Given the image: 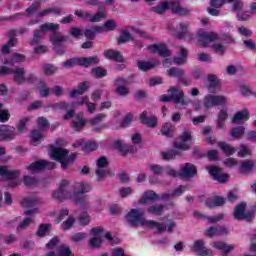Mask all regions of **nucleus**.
<instances>
[{"label": "nucleus", "instance_id": "obj_1", "mask_svg": "<svg viewBox=\"0 0 256 256\" xmlns=\"http://www.w3.org/2000/svg\"><path fill=\"white\" fill-rule=\"evenodd\" d=\"M67 185H69V181L63 180L60 183L59 189L53 192V199H56V201H59L60 203L62 201H65V199H71L75 203H81L83 201L81 195H84V193H89V191H91V186L83 182L74 183L73 192L69 191Z\"/></svg>", "mask_w": 256, "mask_h": 256}, {"label": "nucleus", "instance_id": "obj_2", "mask_svg": "<svg viewBox=\"0 0 256 256\" xmlns=\"http://www.w3.org/2000/svg\"><path fill=\"white\" fill-rule=\"evenodd\" d=\"M145 211L142 209H131L126 215V221L130 227H148L149 229H157L161 235L165 231V226L161 222L155 220H147L143 217Z\"/></svg>", "mask_w": 256, "mask_h": 256}, {"label": "nucleus", "instance_id": "obj_3", "mask_svg": "<svg viewBox=\"0 0 256 256\" xmlns=\"http://www.w3.org/2000/svg\"><path fill=\"white\" fill-rule=\"evenodd\" d=\"M50 157L51 159H54V161H58V163H61L62 169L64 171H67L70 165H73V163H75V159H77V153L69 154V150L67 149L51 146Z\"/></svg>", "mask_w": 256, "mask_h": 256}, {"label": "nucleus", "instance_id": "obj_4", "mask_svg": "<svg viewBox=\"0 0 256 256\" xmlns=\"http://www.w3.org/2000/svg\"><path fill=\"white\" fill-rule=\"evenodd\" d=\"M171 9L173 15H180L181 17H186V15H189L191 11L187 8L182 7L179 2H160L157 6L152 7L153 13H157L158 15H163L167 9Z\"/></svg>", "mask_w": 256, "mask_h": 256}, {"label": "nucleus", "instance_id": "obj_5", "mask_svg": "<svg viewBox=\"0 0 256 256\" xmlns=\"http://www.w3.org/2000/svg\"><path fill=\"white\" fill-rule=\"evenodd\" d=\"M76 105H89V97H82L77 100V102L67 103L60 102L52 105L55 111H67V113L63 116L64 121H69V119H73L75 117V107Z\"/></svg>", "mask_w": 256, "mask_h": 256}, {"label": "nucleus", "instance_id": "obj_6", "mask_svg": "<svg viewBox=\"0 0 256 256\" xmlns=\"http://www.w3.org/2000/svg\"><path fill=\"white\" fill-rule=\"evenodd\" d=\"M41 31H50V41L52 45L59 46L61 43H65L67 41V36H63L61 32H59V24L55 23H45L41 25Z\"/></svg>", "mask_w": 256, "mask_h": 256}, {"label": "nucleus", "instance_id": "obj_7", "mask_svg": "<svg viewBox=\"0 0 256 256\" xmlns=\"http://www.w3.org/2000/svg\"><path fill=\"white\" fill-rule=\"evenodd\" d=\"M0 177H3L6 181H11L9 187L21 185V181L17 180L21 177V171L19 170H11L7 166H0Z\"/></svg>", "mask_w": 256, "mask_h": 256}, {"label": "nucleus", "instance_id": "obj_8", "mask_svg": "<svg viewBox=\"0 0 256 256\" xmlns=\"http://www.w3.org/2000/svg\"><path fill=\"white\" fill-rule=\"evenodd\" d=\"M203 105L206 109L219 106L225 107V105H227V97L223 95L208 94L204 97Z\"/></svg>", "mask_w": 256, "mask_h": 256}, {"label": "nucleus", "instance_id": "obj_9", "mask_svg": "<svg viewBox=\"0 0 256 256\" xmlns=\"http://www.w3.org/2000/svg\"><path fill=\"white\" fill-rule=\"evenodd\" d=\"M133 79H135V75H130L128 79H125L123 77H118L114 81V85L116 87L115 91L117 95H120V97H127L129 95V88L125 85L129 83H133Z\"/></svg>", "mask_w": 256, "mask_h": 256}, {"label": "nucleus", "instance_id": "obj_10", "mask_svg": "<svg viewBox=\"0 0 256 256\" xmlns=\"http://www.w3.org/2000/svg\"><path fill=\"white\" fill-rule=\"evenodd\" d=\"M26 169L29 173L35 175V173H39V171H43V169H55V164L53 162H48L47 160H39L26 166Z\"/></svg>", "mask_w": 256, "mask_h": 256}, {"label": "nucleus", "instance_id": "obj_11", "mask_svg": "<svg viewBox=\"0 0 256 256\" xmlns=\"http://www.w3.org/2000/svg\"><path fill=\"white\" fill-rule=\"evenodd\" d=\"M206 170L209 175H211L214 181H218V183H227L229 181V175L223 172V169L217 166H206Z\"/></svg>", "mask_w": 256, "mask_h": 256}, {"label": "nucleus", "instance_id": "obj_12", "mask_svg": "<svg viewBox=\"0 0 256 256\" xmlns=\"http://www.w3.org/2000/svg\"><path fill=\"white\" fill-rule=\"evenodd\" d=\"M217 39H219V36L214 32L207 33L204 30L198 31V45H200V47H207L209 43H213V41H217Z\"/></svg>", "mask_w": 256, "mask_h": 256}, {"label": "nucleus", "instance_id": "obj_13", "mask_svg": "<svg viewBox=\"0 0 256 256\" xmlns=\"http://www.w3.org/2000/svg\"><path fill=\"white\" fill-rule=\"evenodd\" d=\"M193 136H191V131L185 130L181 135H180V142H175L174 147L176 149H183V151H187L189 147H191L190 142L192 141Z\"/></svg>", "mask_w": 256, "mask_h": 256}, {"label": "nucleus", "instance_id": "obj_14", "mask_svg": "<svg viewBox=\"0 0 256 256\" xmlns=\"http://www.w3.org/2000/svg\"><path fill=\"white\" fill-rule=\"evenodd\" d=\"M246 207L247 204L245 203H240L238 206H236L234 210V219H236L237 221H243V219H245L246 221H251V219H253V213H245Z\"/></svg>", "mask_w": 256, "mask_h": 256}, {"label": "nucleus", "instance_id": "obj_15", "mask_svg": "<svg viewBox=\"0 0 256 256\" xmlns=\"http://www.w3.org/2000/svg\"><path fill=\"white\" fill-rule=\"evenodd\" d=\"M167 73L170 77H176L185 87H189V85H191V81L187 79L183 69L173 67L167 70Z\"/></svg>", "mask_w": 256, "mask_h": 256}, {"label": "nucleus", "instance_id": "obj_16", "mask_svg": "<svg viewBox=\"0 0 256 256\" xmlns=\"http://www.w3.org/2000/svg\"><path fill=\"white\" fill-rule=\"evenodd\" d=\"M107 165H109V162H107V158L105 156L100 157L97 160L96 175L99 179H103V177H107V175L111 174Z\"/></svg>", "mask_w": 256, "mask_h": 256}, {"label": "nucleus", "instance_id": "obj_17", "mask_svg": "<svg viewBox=\"0 0 256 256\" xmlns=\"http://www.w3.org/2000/svg\"><path fill=\"white\" fill-rule=\"evenodd\" d=\"M179 29L181 32L176 34L177 39H184V41H193L195 39V34L189 32V22H181L179 24Z\"/></svg>", "mask_w": 256, "mask_h": 256}, {"label": "nucleus", "instance_id": "obj_18", "mask_svg": "<svg viewBox=\"0 0 256 256\" xmlns=\"http://www.w3.org/2000/svg\"><path fill=\"white\" fill-rule=\"evenodd\" d=\"M17 137L14 127L2 125L0 126V141H11Z\"/></svg>", "mask_w": 256, "mask_h": 256}, {"label": "nucleus", "instance_id": "obj_19", "mask_svg": "<svg viewBox=\"0 0 256 256\" xmlns=\"http://www.w3.org/2000/svg\"><path fill=\"white\" fill-rule=\"evenodd\" d=\"M179 175L181 179H192L197 175V167L192 163H185L179 171Z\"/></svg>", "mask_w": 256, "mask_h": 256}, {"label": "nucleus", "instance_id": "obj_20", "mask_svg": "<svg viewBox=\"0 0 256 256\" xmlns=\"http://www.w3.org/2000/svg\"><path fill=\"white\" fill-rule=\"evenodd\" d=\"M192 251L193 253H197L199 256L213 255V251L211 249H207V247H205V241L201 239L194 242Z\"/></svg>", "mask_w": 256, "mask_h": 256}, {"label": "nucleus", "instance_id": "obj_21", "mask_svg": "<svg viewBox=\"0 0 256 256\" xmlns=\"http://www.w3.org/2000/svg\"><path fill=\"white\" fill-rule=\"evenodd\" d=\"M149 51L151 53H158L160 57H170L171 51L167 49V46L165 44H151L148 46Z\"/></svg>", "mask_w": 256, "mask_h": 256}, {"label": "nucleus", "instance_id": "obj_22", "mask_svg": "<svg viewBox=\"0 0 256 256\" xmlns=\"http://www.w3.org/2000/svg\"><path fill=\"white\" fill-rule=\"evenodd\" d=\"M155 201H159V194L155 193L153 190H147L143 193L139 203L140 205H149V202L155 203Z\"/></svg>", "mask_w": 256, "mask_h": 256}, {"label": "nucleus", "instance_id": "obj_23", "mask_svg": "<svg viewBox=\"0 0 256 256\" xmlns=\"http://www.w3.org/2000/svg\"><path fill=\"white\" fill-rule=\"evenodd\" d=\"M26 73L27 72L23 67L14 68V70L12 71L14 83H16L17 85H23V83L27 81V77H25Z\"/></svg>", "mask_w": 256, "mask_h": 256}, {"label": "nucleus", "instance_id": "obj_24", "mask_svg": "<svg viewBox=\"0 0 256 256\" xmlns=\"http://www.w3.org/2000/svg\"><path fill=\"white\" fill-rule=\"evenodd\" d=\"M168 93L172 100H174V103H176V105H179V103L185 105V100L183 99V97H185V94L183 93V91L177 90V88L175 87H170Z\"/></svg>", "mask_w": 256, "mask_h": 256}, {"label": "nucleus", "instance_id": "obj_25", "mask_svg": "<svg viewBox=\"0 0 256 256\" xmlns=\"http://www.w3.org/2000/svg\"><path fill=\"white\" fill-rule=\"evenodd\" d=\"M140 121L143 125H146V127H151L152 129L157 127V117L153 115L148 116L147 111L140 114Z\"/></svg>", "mask_w": 256, "mask_h": 256}, {"label": "nucleus", "instance_id": "obj_26", "mask_svg": "<svg viewBox=\"0 0 256 256\" xmlns=\"http://www.w3.org/2000/svg\"><path fill=\"white\" fill-rule=\"evenodd\" d=\"M256 166V162L253 160H245L240 164V173H242V175H249V173H251V171H253L255 169Z\"/></svg>", "mask_w": 256, "mask_h": 256}, {"label": "nucleus", "instance_id": "obj_27", "mask_svg": "<svg viewBox=\"0 0 256 256\" xmlns=\"http://www.w3.org/2000/svg\"><path fill=\"white\" fill-rule=\"evenodd\" d=\"M214 249H218V251H221L227 255L228 253H231L235 249V245L233 244H227L225 242L217 241L213 243Z\"/></svg>", "mask_w": 256, "mask_h": 256}, {"label": "nucleus", "instance_id": "obj_28", "mask_svg": "<svg viewBox=\"0 0 256 256\" xmlns=\"http://www.w3.org/2000/svg\"><path fill=\"white\" fill-rule=\"evenodd\" d=\"M104 57L106 59H110L111 61H117L118 63H123V55H121V52L115 51V50H105L104 51Z\"/></svg>", "mask_w": 256, "mask_h": 256}, {"label": "nucleus", "instance_id": "obj_29", "mask_svg": "<svg viewBox=\"0 0 256 256\" xmlns=\"http://www.w3.org/2000/svg\"><path fill=\"white\" fill-rule=\"evenodd\" d=\"M147 213L149 215H155L156 217H161L165 212V205L158 204V205H151L147 208Z\"/></svg>", "mask_w": 256, "mask_h": 256}, {"label": "nucleus", "instance_id": "obj_30", "mask_svg": "<svg viewBox=\"0 0 256 256\" xmlns=\"http://www.w3.org/2000/svg\"><path fill=\"white\" fill-rule=\"evenodd\" d=\"M76 120L72 121L73 131H81L83 127L87 124V121L83 119V113L76 115Z\"/></svg>", "mask_w": 256, "mask_h": 256}, {"label": "nucleus", "instance_id": "obj_31", "mask_svg": "<svg viewBox=\"0 0 256 256\" xmlns=\"http://www.w3.org/2000/svg\"><path fill=\"white\" fill-rule=\"evenodd\" d=\"M115 149H118L122 155H127V153H135V148L131 147L130 145L127 144H122L120 140H117L114 143Z\"/></svg>", "mask_w": 256, "mask_h": 256}, {"label": "nucleus", "instance_id": "obj_32", "mask_svg": "<svg viewBox=\"0 0 256 256\" xmlns=\"http://www.w3.org/2000/svg\"><path fill=\"white\" fill-rule=\"evenodd\" d=\"M227 228L223 227V226H218V227H210L207 232L206 235H208V237H215L217 235H227Z\"/></svg>", "mask_w": 256, "mask_h": 256}, {"label": "nucleus", "instance_id": "obj_33", "mask_svg": "<svg viewBox=\"0 0 256 256\" xmlns=\"http://www.w3.org/2000/svg\"><path fill=\"white\" fill-rule=\"evenodd\" d=\"M249 120V111L243 110L237 112L234 117L232 118V123H238L241 124L243 121H248Z\"/></svg>", "mask_w": 256, "mask_h": 256}, {"label": "nucleus", "instance_id": "obj_34", "mask_svg": "<svg viewBox=\"0 0 256 256\" xmlns=\"http://www.w3.org/2000/svg\"><path fill=\"white\" fill-rule=\"evenodd\" d=\"M97 33H103V27L94 26V27L88 28L85 30L84 36L86 37V39L93 40L95 39V35H97Z\"/></svg>", "mask_w": 256, "mask_h": 256}, {"label": "nucleus", "instance_id": "obj_35", "mask_svg": "<svg viewBox=\"0 0 256 256\" xmlns=\"http://www.w3.org/2000/svg\"><path fill=\"white\" fill-rule=\"evenodd\" d=\"M207 207H221L225 205V198L221 196H215L214 198H210L206 200Z\"/></svg>", "mask_w": 256, "mask_h": 256}, {"label": "nucleus", "instance_id": "obj_36", "mask_svg": "<svg viewBox=\"0 0 256 256\" xmlns=\"http://www.w3.org/2000/svg\"><path fill=\"white\" fill-rule=\"evenodd\" d=\"M89 89V85L87 82H82L78 85V89L72 90L70 92L71 99H75V97H79V95H83Z\"/></svg>", "mask_w": 256, "mask_h": 256}, {"label": "nucleus", "instance_id": "obj_37", "mask_svg": "<svg viewBox=\"0 0 256 256\" xmlns=\"http://www.w3.org/2000/svg\"><path fill=\"white\" fill-rule=\"evenodd\" d=\"M98 63H99V58L97 56L80 58V67H91V65H97Z\"/></svg>", "mask_w": 256, "mask_h": 256}, {"label": "nucleus", "instance_id": "obj_38", "mask_svg": "<svg viewBox=\"0 0 256 256\" xmlns=\"http://www.w3.org/2000/svg\"><path fill=\"white\" fill-rule=\"evenodd\" d=\"M229 118V113L227 110L221 109L218 113V119H217V127L219 129H224L225 128V121Z\"/></svg>", "mask_w": 256, "mask_h": 256}, {"label": "nucleus", "instance_id": "obj_39", "mask_svg": "<svg viewBox=\"0 0 256 256\" xmlns=\"http://www.w3.org/2000/svg\"><path fill=\"white\" fill-rule=\"evenodd\" d=\"M159 65V62H147V61H138L137 67L140 71H149L155 69Z\"/></svg>", "mask_w": 256, "mask_h": 256}, {"label": "nucleus", "instance_id": "obj_40", "mask_svg": "<svg viewBox=\"0 0 256 256\" xmlns=\"http://www.w3.org/2000/svg\"><path fill=\"white\" fill-rule=\"evenodd\" d=\"M218 147L228 157L231 155H234V153L237 152V149H235V147H232L231 145L227 144V142H218Z\"/></svg>", "mask_w": 256, "mask_h": 256}, {"label": "nucleus", "instance_id": "obj_41", "mask_svg": "<svg viewBox=\"0 0 256 256\" xmlns=\"http://www.w3.org/2000/svg\"><path fill=\"white\" fill-rule=\"evenodd\" d=\"M194 217L196 219H207L208 223H217L218 221H221V219H223V214L207 217L199 212H194Z\"/></svg>", "mask_w": 256, "mask_h": 256}, {"label": "nucleus", "instance_id": "obj_42", "mask_svg": "<svg viewBox=\"0 0 256 256\" xmlns=\"http://www.w3.org/2000/svg\"><path fill=\"white\" fill-rule=\"evenodd\" d=\"M179 49L181 57L174 58V63L176 65H184V63H187V55H189V52L183 46H180Z\"/></svg>", "mask_w": 256, "mask_h": 256}, {"label": "nucleus", "instance_id": "obj_43", "mask_svg": "<svg viewBox=\"0 0 256 256\" xmlns=\"http://www.w3.org/2000/svg\"><path fill=\"white\" fill-rule=\"evenodd\" d=\"M49 13H53L54 15H65V9L63 8H50V9H45L42 12L37 14V17H45V15H49Z\"/></svg>", "mask_w": 256, "mask_h": 256}, {"label": "nucleus", "instance_id": "obj_44", "mask_svg": "<svg viewBox=\"0 0 256 256\" xmlns=\"http://www.w3.org/2000/svg\"><path fill=\"white\" fill-rule=\"evenodd\" d=\"M25 61V56L23 54L15 53L12 55L10 60H5L4 65H15V63H23Z\"/></svg>", "mask_w": 256, "mask_h": 256}, {"label": "nucleus", "instance_id": "obj_45", "mask_svg": "<svg viewBox=\"0 0 256 256\" xmlns=\"http://www.w3.org/2000/svg\"><path fill=\"white\" fill-rule=\"evenodd\" d=\"M46 31L41 30V26L39 30H35L34 31V35L32 40L30 41V45L34 46V45H39V43H41L43 36L45 35Z\"/></svg>", "mask_w": 256, "mask_h": 256}, {"label": "nucleus", "instance_id": "obj_46", "mask_svg": "<svg viewBox=\"0 0 256 256\" xmlns=\"http://www.w3.org/2000/svg\"><path fill=\"white\" fill-rule=\"evenodd\" d=\"M78 223L79 225H82V227H87L89 223H91V216L87 212H83L78 216Z\"/></svg>", "mask_w": 256, "mask_h": 256}, {"label": "nucleus", "instance_id": "obj_47", "mask_svg": "<svg viewBox=\"0 0 256 256\" xmlns=\"http://www.w3.org/2000/svg\"><path fill=\"white\" fill-rule=\"evenodd\" d=\"M231 135L234 139H241L243 135H245V127L238 126V127L232 128Z\"/></svg>", "mask_w": 256, "mask_h": 256}, {"label": "nucleus", "instance_id": "obj_48", "mask_svg": "<svg viewBox=\"0 0 256 256\" xmlns=\"http://www.w3.org/2000/svg\"><path fill=\"white\" fill-rule=\"evenodd\" d=\"M15 45H17V40L15 38H10L8 43L3 45L2 53L8 55V53L11 52V47H15Z\"/></svg>", "mask_w": 256, "mask_h": 256}, {"label": "nucleus", "instance_id": "obj_49", "mask_svg": "<svg viewBox=\"0 0 256 256\" xmlns=\"http://www.w3.org/2000/svg\"><path fill=\"white\" fill-rule=\"evenodd\" d=\"M41 139H43V133L39 130H33L31 141L33 145H39L41 143Z\"/></svg>", "mask_w": 256, "mask_h": 256}, {"label": "nucleus", "instance_id": "obj_50", "mask_svg": "<svg viewBox=\"0 0 256 256\" xmlns=\"http://www.w3.org/2000/svg\"><path fill=\"white\" fill-rule=\"evenodd\" d=\"M174 131L175 126H173V124L171 123H166L162 127V135H164L165 137H172L171 133H173Z\"/></svg>", "mask_w": 256, "mask_h": 256}, {"label": "nucleus", "instance_id": "obj_51", "mask_svg": "<svg viewBox=\"0 0 256 256\" xmlns=\"http://www.w3.org/2000/svg\"><path fill=\"white\" fill-rule=\"evenodd\" d=\"M76 65L81 66V58H71L63 62V67L71 69V67H76Z\"/></svg>", "mask_w": 256, "mask_h": 256}, {"label": "nucleus", "instance_id": "obj_52", "mask_svg": "<svg viewBox=\"0 0 256 256\" xmlns=\"http://www.w3.org/2000/svg\"><path fill=\"white\" fill-rule=\"evenodd\" d=\"M208 82H209L208 89H209L210 93H213V89H215V87H217V85H219V80H217L215 75L209 74Z\"/></svg>", "mask_w": 256, "mask_h": 256}, {"label": "nucleus", "instance_id": "obj_53", "mask_svg": "<svg viewBox=\"0 0 256 256\" xmlns=\"http://www.w3.org/2000/svg\"><path fill=\"white\" fill-rule=\"evenodd\" d=\"M73 225H75V218L70 216L61 224V229H63V231H69Z\"/></svg>", "mask_w": 256, "mask_h": 256}, {"label": "nucleus", "instance_id": "obj_54", "mask_svg": "<svg viewBox=\"0 0 256 256\" xmlns=\"http://www.w3.org/2000/svg\"><path fill=\"white\" fill-rule=\"evenodd\" d=\"M71 248H69V246L66 245H60L58 247V252H57V256H71Z\"/></svg>", "mask_w": 256, "mask_h": 256}, {"label": "nucleus", "instance_id": "obj_55", "mask_svg": "<svg viewBox=\"0 0 256 256\" xmlns=\"http://www.w3.org/2000/svg\"><path fill=\"white\" fill-rule=\"evenodd\" d=\"M27 123H29V118H22L19 120L17 125L18 133H25V131H27Z\"/></svg>", "mask_w": 256, "mask_h": 256}, {"label": "nucleus", "instance_id": "obj_56", "mask_svg": "<svg viewBox=\"0 0 256 256\" xmlns=\"http://www.w3.org/2000/svg\"><path fill=\"white\" fill-rule=\"evenodd\" d=\"M70 239L73 243H81V241H84V239H87V233L78 232L72 235Z\"/></svg>", "mask_w": 256, "mask_h": 256}, {"label": "nucleus", "instance_id": "obj_57", "mask_svg": "<svg viewBox=\"0 0 256 256\" xmlns=\"http://www.w3.org/2000/svg\"><path fill=\"white\" fill-rule=\"evenodd\" d=\"M38 90L40 97H49V89L47 88V84L45 82H40L38 85Z\"/></svg>", "mask_w": 256, "mask_h": 256}, {"label": "nucleus", "instance_id": "obj_58", "mask_svg": "<svg viewBox=\"0 0 256 256\" xmlns=\"http://www.w3.org/2000/svg\"><path fill=\"white\" fill-rule=\"evenodd\" d=\"M41 7V2H34L32 5H30L26 9L27 15H34V13H37Z\"/></svg>", "mask_w": 256, "mask_h": 256}, {"label": "nucleus", "instance_id": "obj_59", "mask_svg": "<svg viewBox=\"0 0 256 256\" xmlns=\"http://www.w3.org/2000/svg\"><path fill=\"white\" fill-rule=\"evenodd\" d=\"M179 155V152H177L176 150H170L168 152H162V159H164V161H169L171 159H175V157Z\"/></svg>", "mask_w": 256, "mask_h": 256}, {"label": "nucleus", "instance_id": "obj_60", "mask_svg": "<svg viewBox=\"0 0 256 256\" xmlns=\"http://www.w3.org/2000/svg\"><path fill=\"white\" fill-rule=\"evenodd\" d=\"M92 73H93V75H95V77L97 79L107 77V70L100 68V67L92 69Z\"/></svg>", "mask_w": 256, "mask_h": 256}, {"label": "nucleus", "instance_id": "obj_61", "mask_svg": "<svg viewBox=\"0 0 256 256\" xmlns=\"http://www.w3.org/2000/svg\"><path fill=\"white\" fill-rule=\"evenodd\" d=\"M89 245L93 249H99L101 247V237L100 236H94L89 240Z\"/></svg>", "mask_w": 256, "mask_h": 256}, {"label": "nucleus", "instance_id": "obj_62", "mask_svg": "<svg viewBox=\"0 0 256 256\" xmlns=\"http://www.w3.org/2000/svg\"><path fill=\"white\" fill-rule=\"evenodd\" d=\"M49 229H51V224H41L37 231L38 237H45V233H47Z\"/></svg>", "mask_w": 256, "mask_h": 256}, {"label": "nucleus", "instance_id": "obj_63", "mask_svg": "<svg viewBox=\"0 0 256 256\" xmlns=\"http://www.w3.org/2000/svg\"><path fill=\"white\" fill-rule=\"evenodd\" d=\"M43 71L45 75H53L57 73V67H55L53 64H45L43 66Z\"/></svg>", "mask_w": 256, "mask_h": 256}, {"label": "nucleus", "instance_id": "obj_64", "mask_svg": "<svg viewBox=\"0 0 256 256\" xmlns=\"http://www.w3.org/2000/svg\"><path fill=\"white\" fill-rule=\"evenodd\" d=\"M247 155H251V151L247 148V145L241 144L240 150L238 151V157H247Z\"/></svg>", "mask_w": 256, "mask_h": 256}]
</instances>
